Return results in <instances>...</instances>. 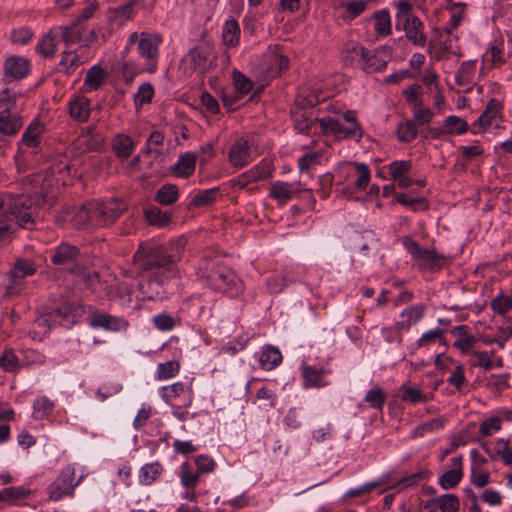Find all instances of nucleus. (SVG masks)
<instances>
[{"instance_id":"1","label":"nucleus","mask_w":512,"mask_h":512,"mask_svg":"<svg viewBox=\"0 0 512 512\" xmlns=\"http://www.w3.org/2000/svg\"><path fill=\"white\" fill-rule=\"evenodd\" d=\"M126 206L118 200L106 202L89 201L79 207H66L63 211L64 220L77 229L107 226L118 219Z\"/></svg>"},{"instance_id":"2","label":"nucleus","mask_w":512,"mask_h":512,"mask_svg":"<svg viewBox=\"0 0 512 512\" xmlns=\"http://www.w3.org/2000/svg\"><path fill=\"white\" fill-rule=\"evenodd\" d=\"M204 272L200 275L214 291L230 298H236L243 292V283L234 271L221 263H205Z\"/></svg>"},{"instance_id":"3","label":"nucleus","mask_w":512,"mask_h":512,"mask_svg":"<svg viewBox=\"0 0 512 512\" xmlns=\"http://www.w3.org/2000/svg\"><path fill=\"white\" fill-rule=\"evenodd\" d=\"M343 119L346 121L347 125H344L339 120L332 117L320 119L319 125L321 132L333 135L338 139H353L359 142L363 136V130L355 117V112L347 111Z\"/></svg>"},{"instance_id":"4","label":"nucleus","mask_w":512,"mask_h":512,"mask_svg":"<svg viewBox=\"0 0 512 512\" xmlns=\"http://www.w3.org/2000/svg\"><path fill=\"white\" fill-rule=\"evenodd\" d=\"M133 262L140 272H153L172 264V257L161 247L142 244L133 256Z\"/></svg>"},{"instance_id":"5","label":"nucleus","mask_w":512,"mask_h":512,"mask_svg":"<svg viewBox=\"0 0 512 512\" xmlns=\"http://www.w3.org/2000/svg\"><path fill=\"white\" fill-rule=\"evenodd\" d=\"M76 468L74 464L64 467L57 478L48 486L47 492L49 498L53 501H59L65 496H71L74 489L81 483L84 474H81L77 481H74Z\"/></svg>"},{"instance_id":"6","label":"nucleus","mask_w":512,"mask_h":512,"mask_svg":"<svg viewBox=\"0 0 512 512\" xmlns=\"http://www.w3.org/2000/svg\"><path fill=\"white\" fill-rule=\"evenodd\" d=\"M8 209L18 225L25 229H32L34 226L33 215L36 206L33 199L28 195H17L11 197L8 203Z\"/></svg>"},{"instance_id":"7","label":"nucleus","mask_w":512,"mask_h":512,"mask_svg":"<svg viewBox=\"0 0 512 512\" xmlns=\"http://www.w3.org/2000/svg\"><path fill=\"white\" fill-rule=\"evenodd\" d=\"M402 243L404 248L412 255L413 258L425 262L429 267L440 268L443 266L445 257L439 254L436 250L423 248L408 236L403 237Z\"/></svg>"},{"instance_id":"8","label":"nucleus","mask_w":512,"mask_h":512,"mask_svg":"<svg viewBox=\"0 0 512 512\" xmlns=\"http://www.w3.org/2000/svg\"><path fill=\"white\" fill-rule=\"evenodd\" d=\"M89 324L92 328L102 329L109 332H119L121 330H125L129 326V323L125 318L97 310L90 313Z\"/></svg>"},{"instance_id":"9","label":"nucleus","mask_w":512,"mask_h":512,"mask_svg":"<svg viewBox=\"0 0 512 512\" xmlns=\"http://www.w3.org/2000/svg\"><path fill=\"white\" fill-rule=\"evenodd\" d=\"M425 310L426 306L424 304H415L405 308L400 313L401 320L395 324V340L398 343L402 342V331H408L412 325L418 323L424 317Z\"/></svg>"},{"instance_id":"10","label":"nucleus","mask_w":512,"mask_h":512,"mask_svg":"<svg viewBox=\"0 0 512 512\" xmlns=\"http://www.w3.org/2000/svg\"><path fill=\"white\" fill-rule=\"evenodd\" d=\"M319 101L317 97L312 98V96H310L307 98L306 103H301L302 107L295 108L292 111L294 127L300 133L310 134L316 123L320 121V119L318 120L311 112H306L303 109L305 105L314 106Z\"/></svg>"},{"instance_id":"11","label":"nucleus","mask_w":512,"mask_h":512,"mask_svg":"<svg viewBox=\"0 0 512 512\" xmlns=\"http://www.w3.org/2000/svg\"><path fill=\"white\" fill-rule=\"evenodd\" d=\"M272 172L273 168L270 163L262 161L233 179V186L244 189L251 183L270 178L272 176Z\"/></svg>"},{"instance_id":"12","label":"nucleus","mask_w":512,"mask_h":512,"mask_svg":"<svg viewBox=\"0 0 512 512\" xmlns=\"http://www.w3.org/2000/svg\"><path fill=\"white\" fill-rule=\"evenodd\" d=\"M349 245L354 251L366 256L370 251L379 249V239L372 230L353 231L349 236Z\"/></svg>"},{"instance_id":"13","label":"nucleus","mask_w":512,"mask_h":512,"mask_svg":"<svg viewBox=\"0 0 512 512\" xmlns=\"http://www.w3.org/2000/svg\"><path fill=\"white\" fill-rule=\"evenodd\" d=\"M228 159L233 167L242 168L248 165L252 160L248 141L244 138L235 141L230 147Z\"/></svg>"},{"instance_id":"14","label":"nucleus","mask_w":512,"mask_h":512,"mask_svg":"<svg viewBox=\"0 0 512 512\" xmlns=\"http://www.w3.org/2000/svg\"><path fill=\"white\" fill-rule=\"evenodd\" d=\"M70 272L76 276L77 282L83 284L91 293L97 296L102 295L105 286L97 272L85 271L76 265L71 268Z\"/></svg>"},{"instance_id":"15","label":"nucleus","mask_w":512,"mask_h":512,"mask_svg":"<svg viewBox=\"0 0 512 512\" xmlns=\"http://www.w3.org/2000/svg\"><path fill=\"white\" fill-rule=\"evenodd\" d=\"M301 191L294 183L285 181H275L271 183L269 197L275 200L279 205H284Z\"/></svg>"},{"instance_id":"16","label":"nucleus","mask_w":512,"mask_h":512,"mask_svg":"<svg viewBox=\"0 0 512 512\" xmlns=\"http://www.w3.org/2000/svg\"><path fill=\"white\" fill-rule=\"evenodd\" d=\"M80 256V249L68 242H62L52 252L51 262L54 265L75 264Z\"/></svg>"},{"instance_id":"17","label":"nucleus","mask_w":512,"mask_h":512,"mask_svg":"<svg viewBox=\"0 0 512 512\" xmlns=\"http://www.w3.org/2000/svg\"><path fill=\"white\" fill-rule=\"evenodd\" d=\"M24 125L23 117L12 111H0V135L12 137L18 134Z\"/></svg>"},{"instance_id":"18","label":"nucleus","mask_w":512,"mask_h":512,"mask_svg":"<svg viewBox=\"0 0 512 512\" xmlns=\"http://www.w3.org/2000/svg\"><path fill=\"white\" fill-rule=\"evenodd\" d=\"M501 109V103L496 99H491L485 111L479 116L478 120L472 125V132L478 133L480 128H487L496 120Z\"/></svg>"},{"instance_id":"19","label":"nucleus","mask_w":512,"mask_h":512,"mask_svg":"<svg viewBox=\"0 0 512 512\" xmlns=\"http://www.w3.org/2000/svg\"><path fill=\"white\" fill-rule=\"evenodd\" d=\"M195 166L196 156L193 153L187 152L179 156L170 171L176 177L187 178L193 174Z\"/></svg>"},{"instance_id":"20","label":"nucleus","mask_w":512,"mask_h":512,"mask_svg":"<svg viewBox=\"0 0 512 512\" xmlns=\"http://www.w3.org/2000/svg\"><path fill=\"white\" fill-rule=\"evenodd\" d=\"M54 31L56 35L62 38L66 47L69 48L70 45L81 41L83 28L81 24L73 21L70 25L55 27Z\"/></svg>"},{"instance_id":"21","label":"nucleus","mask_w":512,"mask_h":512,"mask_svg":"<svg viewBox=\"0 0 512 512\" xmlns=\"http://www.w3.org/2000/svg\"><path fill=\"white\" fill-rule=\"evenodd\" d=\"M69 115L78 122H86L90 116V101L83 97H75L69 101Z\"/></svg>"},{"instance_id":"22","label":"nucleus","mask_w":512,"mask_h":512,"mask_svg":"<svg viewBox=\"0 0 512 512\" xmlns=\"http://www.w3.org/2000/svg\"><path fill=\"white\" fill-rule=\"evenodd\" d=\"M138 288L143 299H163L168 295L162 286H160L156 280H153L149 276L146 280L138 282Z\"/></svg>"},{"instance_id":"23","label":"nucleus","mask_w":512,"mask_h":512,"mask_svg":"<svg viewBox=\"0 0 512 512\" xmlns=\"http://www.w3.org/2000/svg\"><path fill=\"white\" fill-rule=\"evenodd\" d=\"M135 143L127 135L118 134L113 138L112 149L117 158L121 160L127 159L134 151Z\"/></svg>"},{"instance_id":"24","label":"nucleus","mask_w":512,"mask_h":512,"mask_svg":"<svg viewBox=\"0 0 512 512\" xmlns=\"http://www.w3.org/2000/svg\"><path fill=\"white\" fill-rule=\"evenodd\" d=\"M149 277L156 280L160 286L169 294L171 293L170 282L178 277V270L175 265H169L149 273Z\"/></svg>"},{"instance_id":"25","label":"nucleus","mask_w":512,"mask_h":512,"mask_svg":"<svg viewBox=\"0 0 512 512\" xmlns=\"http://www.w3.org/2000/svg\"><path fill=\"white\" fill-rule=\"evenodd\" d=\"M50 318L53 323L69 327L76 322L74 308L70 304H63L50 312Z\"/></svg>"},{"instance_id":"26","label":"nucleus","mask_w":512,"mask_h":512,"mask_svg":"<svg viewBox=\"0 0 512 512\" xmlns=\"http://www.w3.org/2000/svg\"><path fill=\"white\" fill-rule=\"evenodd\" d=\"M406 36L409 40H411L414 44L423 45L425 43V36L423 33V23L418 17H413L412 19H406V22L402 23Z\"/></svg>"},{"instance_id":"27","label":"nucleus","mask_w":512,"mask_h":512,"mask_svg":"<svg viewBox=\"0 0 512 512\" xmlns=\"http://www.w3.org/2000/svg\"><path fill=\"white\" fill-rule=\"evenodd\" d=\"M42 127L38 120H33L25 129L18 145L35 148L41 142Z\"/></svg>"},{"instance_id":"28","label":"nucleus","mask_w":512,"mask_h":512,"mask_svg":"<svg viewBox=\"0 0 512 512\" xmlns=\"http://www.w3.org/2000/svg\"><path fill=\"white\" fill-rule=\"evenodd\" d=\"M106 76L107 72L104 71L101 66H91L87 71L83 84L84 91L91 92L99 89Z\"/></svg>"},{"instance_id":"29","label":"nucleus","mask_w":512,"mask_h":512,"mask_svg":"<svg viewBox=\"0 0 512 512\" xmlns=\"http://www.w3.org/2000/svg\"><path fill=\"white\" fill-rule=\"evenodd\" d=\"M466 325L455 326L451 333L455 336H459L454 342V346L459 348L462 352L466 353L474 347L477 339L475 336L468 334Z\"/></svg>"},{"instance_id":"30","label":"nucleus","mask_w":512,"mask_h":512,"mask_svg":"<svg viewBox=\"0 0 512 512\" xmlns=\"http://www.w3.org/2000/svg\"><path fill=\"white\" fill-rule=\"evenodd\" d=\"M327 373L323 368L317 369L311 366H305L302 371L305 387H323L328 384L323 377Z\"/></svg>"},{"instance_id":"31","label":"nucleus","mask_w":512,"mask_h":512,"mask_svg":"<svg viewBox=\"0 0 512 512\" xmlns=\"http://www.w3.org/2000/svg\"><path fill=\"white\" fill-rule=\"evenodd\" d=\"M282 362V355L278 348L269 346L259 356V364L263 370L270 371Z\"/></svg>"},{"instance_id":"32","label":"nucleus","mask_w":512,"mask_h":512,"mask_svg":"<svg viewBox=\"0 0 512 512\" xmlns=\"http://www.w3.org/2000/svg\"><path fill=\"white\" fill-rule=\"evenodd\" d=\"M163 472V466L159 462L147 463L143 465L138 474L139 482L142 485H151Z\"/></svg>"},{"instance_id":"33","label":"nucleus","mask_w":512,"mask_h":512,"mask_svg":"<svg viewBox=\"0 0 512 512\" xmlns=\"http://www.w3.org/2000/svg\"><path fill=\"white\" fill-rule=\"evenodd\" d=\"M30 494L31 490L24 486L7 487L0 490V502L15 505L18 501L28 498Z\"/></svg>"},{"instance_id":"34","label":"nucleus","mask_w":512,"mask_h":512,"mask_svg":"<svg viewBox=\"0 0 512 512\" xmlns=\"http://www.w3.org/2000/svg\"><path fill=\"white\" fill-rule=\"evenodd\" d=\"M212 49L208 45L197 46L191 49L189 53L182 59V63L200 64L209 61L210 64L214 60Z\"/></svg>"},{"instance_id":"35","label":"nucleus","mask_w":512,"mask_h":512,"mask_svg":"<svg viewBox=\"0 0 512 512\" xmlns=\"http://www.w3.org/2000/svg\"><path fill=\"white\" fill-rule=\"evenodd\" d=\"M343 61L346 64H359L361 62H365L368 64L370 62L369 52L358 44H353L352 48H347L346 51L342 52Z\"/></svg>"},{"instance_id":"36","label":"nucleus","mask_w":512,"mask_h":512,"mask_svg":"<svg viewBox=\"0 0 512 512\" xmlns=\"http://www.w3.org/2000/svg\"><path fill=\"white\" fill-rule=\"evenodd\" d=\"M396 135L398 140L402 143L413 142L418 135V129L415 125V121L407 119L400 122L396 128Z\"/></svg>"},{"instance_id":"37","label":"nucleus","mask_w":512,"mask_h":512,"mask_svg":"<svg viewBox=\"0 0 512 512\" xmlns=\"http://www.w3.org/2000/svg\"><path fill=\"white\" fill-rule=\"evenodd\" d=\"M375 21L374 29L379 36H388L391 33V17L387 9H382L372 14Z\"/></svg>"},{"instance_id":"38","label":"nucleus","mask_w":512,"mask_h":512,"mask_svg":"<svg viewBox=\"0 0 512 512\" xmlns=\"http://www.w3.org/2000/svg\"><path fill=\"white\" fill-rule=\"evenodd\" d=\"M145 217L149 224L157 227H165L171 221V214L168 211H162L153 205L145 210Z\"/></svg>"},{"instance_id":"39","label":"nucleus","mask_w":512,"mask_h":512,"mask_svg":"<svg viewBox=\"0 0 512 512\" xmlns=\"http://www.w3.org/2000/svg\"><path fill=\"white\" fill-rule=\"evenodd\" d=\"M56 34L54 28L51 29L36 45V51L43 57L44 60L50 59L55 52L56 47Z\"/></svg>"},{"instance_id":"40","label":"nucleus","mask_w":512,"mask_h":512,"mask_svg":"<svg viewBox=\"0 0 512 512\" xmlns=\"http://www.w3.org/2000/svg\"><path fill=\"white\" fill-rule=\"evenodd\" d=\"M223 42L227 46H236L240 39V27L238 22L230 18L228 19L222 29Z\"/></svg>"},{"instance_id":"41","label":"nucleus","mask_w":512,"mask_h":512,"mask_svg":"<svg viewBox=\"0 0 512 512\" xmlns=\"http://www.w3.org/2000/svg\"><path fill=\"white\" fill-rule=\"evenodd\" d=\"M152 323L159 331H171L180 324V318L168 312H162L153 316Z\"/></svg>"},{"instance_id":"42","label":"nucleus","mask_w":512,"mask_h":512,"mask_svg":"<svg viewBox=\"0 0 512 512\" xmlns=\"http://www.w3.org/2000/svg\"><path fill=\"white\" fill-rule=\"evenodd\" d=\"M179 197L178 187L174 184H165L158 189L155 200L161 205H172Z\"/></svg>"},{"instance_id":"43","label":"nucleus","mask_w":512,"mask_h":512,"mask_svg":"<svg viewBox=\"0 0 512 512\" xmlns=\"http://www.w3.org/2000/svg\"><path fill=\"white\" fill-rule=\"evenodd\" d=\"M85 53H89L87 45L79 46L77 50H65L59 64H85L88 61Z\"/></svg>"},{"instance_id":"44","label":"nucleus","mask_w":512,"mask_h":512,"mask_svg":"<svg viewBox=\"0 0 512 512\" xmlns=\"http://www.w3.org/2000/svg\"><path fill=\"white\" fill-rule=\"evenodd\" d=\"M443 123L447 135H462L469 129L468 123L456 115L448 116Z\"/></svg>"},{"instance_id":"45","label":"nucleus","mask_w":512,"mask_h":512,"mask_svg":"<svg viewBox=\"0 0 512 512\" xmlns=\"http://www.w3.org/2000/svg\"><path fill=\"white\" fill-rule=\"evenodd\" d=\"M36 272V266L33 261L28 259H19L14 264L10 271L13 279H23L27 276H32Z\"/></svg>"},{"instance_id":"46","label":"nucleus","mask_w":512,"mask_h":512,"mask_svg":"<svg viewBox=\"0 0 512 512\" xmlns=\"http://www.w3.org/2000/svg\"><path fill=\"white\" fill-rule=\"evenodd\" d=\"M429 474L430 473L428 471H419L417 473L405 476L391 485L389 489L402 491L411 487H415L421 480L426 479Z\"/></svg>"},{"instance_id":"47","label":"nucleus","mask_w":512,"mask_h":512,"mask_svg":"<svg viewBox=\"0 0 512 512\" xmlns=\"http://www.w3.org/2000/svg\"><path fill=\"white\" fill-rule=\"evenodd\" d=\"M386 398V393L382 388L374 387L367 391L364 402H366L370 408L382 411Z\"/></svg>"},{"instance_id":"48","label":"nucleus","mask_w":512,"mask_h":512,"mask_svg":"<svg viewBox=\"0 0 512 512\" xmlns=\"http://www.w3.org/2000/svg\"><path fill=\"white\" fill-rule=\"evenodd\" d=\"M54 409V403L47 397L37 398L33 404V417L36 420L47 418Z\"/></svg>"},{"instance_id":"49","label":"nucleus","mask_w":512,"mask_h":512,"mask_svg":"<svg viewBox=\"0 0 512 512\" xmlns=\"http://www.w3.org/2000/svg\"><path fill=\"white\" fill-rule=\"evenodd\" d=\"M199 472L191 469L189 462L182 463L180 467V481L185 488H196L199 483Z\"/></svg>"},{"instance_id":"50","label":"nucleus","mask_w":512,"mask_h":512,"mask_svg":"<svg viewBox=\"0 0 512 512\" xmlns=\"http://www.w3.org/2000/svg\"><path fill=\"white\" fill-rule=\"evenodd\" d=\"M445 331L441 328H434L426 331L417 340L416 345L418 348L428 347L434 343H442L444 341Z\"/></svg>"},{"instance_id":"51","label":"nucleus","mask_w":512,"mask_h":512,"mask_svg":"<svg viewBox=\"0 0 512 512\" xmlns=\"http://www.w3.org/2000/svg\"><path fill=\"white\" fill-rule=\"evenodd\" d=\"M399 396L402 401L409 404H417L421 403V400H425L421 390L410 386L408 383H404L400 386Z\"/></svg>"},{"instance_id":"52","label":"nucleus","mask_w":512,"mask_h":512,"mask_svg":"<svg viewBox=\"0 0 512 512\" xmlns=\"http://www.w3.org/2000/svg\"><path fill=\"white\" fill-rule=\"evenodd\" d=\"M463 478L461 469H451L439 477V485L444 490L455 488Z\"/></svg>"},{"instance_id":"53","label":"nucleus","mask_w":512,"mask_h":512,"mask_svg":"<svg viewBox=\"0 0 512 512\" xmlns=\"http://www.w3.org/2000/svg\"><path fill=\"white\" fill-rule=\"evenodd\" d=\"M355 167L357 179L354 182V186L357 190L363 191L369 184L370 181V170L364 163H352Z\"/></svg>"},{"instance_id":"54","label":"nucleus","mask_w":512,"mask_h":512,"mask_svg":"<svg viewBox=\"0 0 512 512\" xmlns=\"http://www.w3.org/2000/svg\"><path fill=\"white\" fill-rule=\"evenodd\" d=\"M429 54L434 61H452V58L455 57V54L446 46L437 45L434 40L430 41Z\"/></svg>"},{"instance_id":"55","label":"nucleus","mask_w":512,"mask_h":512,"mask_svg":"<svg viewBox=\"0 0 512 512\" xmlns=\"http://www.w3.org/2000/svg\"><path fill=\"white\" fill-rule=\"evenodd\" d=\"M139 54L148 60H154L158 54L157 44L149 37H142L138 43Z\"/></svg>"},{"instance_id":"56","label":"nucleus","mask_w":512,"mask_h":512,"mask_svg":"<svg viewBox=\"0 0 512 512\" xmlns=\"http://www.w3.org/2000/svg\"><path fill=\"white\" fill-rule=\"evenodd\" d=\"M441 512H457L460 502L455 494H444L436 499Z\"/></svg>"},{"instance_id":"57","label":"nucleus","mask_w":512,"mask_h":512,"mask_svg":"<svg viewBox=\"0 0 512 512\" xmlns=\"http://www.w3.org/2000/svg\"><path fill=\"white\" fill-rule=\"evenodd\" d=\"M233 82L235 90L240 96L246 95L253 88L252 81L238 70L233 71Z\"/></svg>"},{"instance_id":"58","label":"nucleus","mask_w":512,"mask_h":512,"mask_svg":"<svg viewBox=\"0 0 512 512\" xmlns=\"http://www.w3.org/2000/svg\"><path fill=\"white\" fill-rule=\"evenodd\" d=\"M412 168L410 160H395L388 166L389 173L393 180L405 176Z\"/></svg>"},{"instance_id":"59","label":"nucleus","mask_w":512,"mask_h":512,"mask_svg":"<svg viewBox=\"0 0 512 512\" xmlns=\"http://www.w3.org/2000/svg\"><path fill=\"white\" fill-rule=\"evenodd\" d=\"M219 193V188L206 189L193 197L191 205L201 207L213 203Z\"/></svg>"},{"instance_id":"60","label":"nucleus","mask_w":512,"mask_h":512,"mask_svg":"<svg viewBox=\"0 0 512 512\" xmlns=\"http://www.w3.org/2000/svg\"><path fill=\"white\" fill-rule=\"evenodd\" d=\"M29 74V66H6L3 81L11 83L14 80L22 79Z\"/></svg>"},{"instance_id":"61","label":"nucleus","mask_w":512,"mask_h":512,"mask_svg":"<svg viewBox=\"0 0 512 512\" xmlns=\"http://www.w3.org/2000/svg\"><path fill=\"white\" fill-rule=\"evenodd\" d=\"M472 356L474 358L473 365L483 368L484 370H490L493 367L492 357L494 351H473Z\"/></svg>"},{"instance_id":"62","label":"nucleus","mask_w":512,"mask_h":512,"mask_svg":"<svg viewBox=\"0 0 512 512\" xmlns=\"http://www.w3.org/2000/svg\"><path fill=\"white\" fill-rule=\"evenodd\" d=\"M17 93L10 88L0 91V111H12L16 104Z\"/></svg>"},{"instance_id":"63","label":"nucleus","mask_w":512,"mask_h":512,"mask_svg":"<svg viewBox=\"0 0 512 512\" xmlns=\"http://www.w3.org/2000/svg\"><path fill=\"white\" fill-rule=\"evenodd\" d=\"M154 90L151 84L143 83L137 93L134 96V102L136 106H142L143 104L149 103L153 97Z\"/></svg>"},{"instance_id":"64","label":"nucleus","mask_w":512,"mask_h":512,"mask_svg":"<svg viewBox=\"0 0 512 512\" xmlns=\"http://www.w3.org/2000/svg\"><path fill=\"white\" fill-rule=\"evenodd\" d=\"M179 372V364L176 361H167L157 366V374L159 379H169Z\"/></svg>"}]
</instances>
